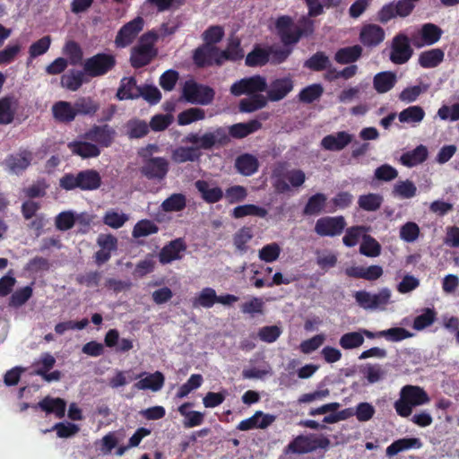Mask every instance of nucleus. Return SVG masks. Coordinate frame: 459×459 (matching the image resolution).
<instances>
[{
  "mask_svg": "<svg viewBox=\"0 0 459 459\" xmlns=\"http://www.w3.org/2000/svg\"><path fill=\"white\" fill-rule=\"evenodd\" d=\"M429 401L423 388L407 385L401 389L400 397L395 401L394 407L399 416L406 418L411 414L414 407L427 404Z\"/></svg>",
  "mask_w": 459,
  "mask_h": 459,
  "instance_id": "1",
  "label": "nucleus"
},
{
  "mask_svg": "<svg viewBox=\"0 0 459 459\" xmlns=\"http://www.w3.org/2000/svg\"><path fill=\"white\" fill-rule=\"evenodd\" d=\"M100 175L94 169L82 170L77 174H65L60 178V186L65 190L74 188L95 190L100 186Z\"/></svg>",
  "mask_w": 459,
  "mask_h": 459,
  "instance_id": "2",
  "label": "nucleus"
},
{
  "mask_svg": "<svg viewBox=\"0 0 459 459\" xmlns=\"http://www.w3.org/2000/svg\"><path fill=\"white\" fill-rule=\"evenodd\" d=\"M353 297L358 306L364 310L384 311L387 305L391 303L392 291L387 287L382 288L377 293L358 290L354 292Z\"/></svg>",
  "mask_w": 459,
  "mask_h": 459,
  "instance_id": "3",
  "label": "nucleus"
},
{
  "mask_svg": "<svg viewBox=\"0 0 459 459\" xmlns=\"http://www.w3.org/2000/svg\"><path fill=\"white\" fill-rule=\"evenodd\" d=\"M228 140V132L223 127H218L213 131L206 132L203 135L191 133L185 137V142L194 144L195 147L198 148V151L201 149L210 150L217 144L222 145Z\"/></svg>",
  "mask_w": 459,
  "mask_h": 459,
  "instance_id": "4",
  "label": "nucleus"
},
{
  "mask_svg": "<svg viewBox=\"0 0 459 459\" xmlns=\"http://www.w3.org/2000/svg\"><path fill=\"white\" fill-rule=\"evenodd\" d=\"M156 35L146 33L141 37L138 46L134 48L131 54V63L134 67H142L147 65L155 56L153 48Z\"/></svg>",
  "mask_w": 459,
  "mask_h": 459,
  "instance_id": "5",
  "label": "nucleus"
},
{
  "mask_svg": "<svg viewBox=\"0 0 459 459\" xmlns=\"http://www.w3.org/2000/svg\"><path fill=\"white\" fill-rule=\"evenodd\" d=\"M183 98L189 103L207 105L214 97L212 89L196 83L193 80L186 81L182 89Z\"/></svg>",
  "mask_w": 459,
  "mask_h": 459,
  "instance_id": "6",
  "label": "nucleus"
},
{
  "mask_svg": "<svg viewBox=\"0 0 459 459\" xmlns=\"http://www.w3.org/2000/svg\"><path fill=\"white\" fill-rule=\"evenodd\" d=\"M116 64L115 56L111 54L100 53L88 58L84 63V72L97 77L107 74Z\"/></svg>",
  "mask_w": 459,
  "mask_h": 459,
  "instance_id": "7",
  "label": "nucleus"
},
{
  "mask_svg": "<svg viewBox=\"0 0 459 459\" xmlns=\"http://www.w3.org/2000/svg\"><path fill=\"white\" fill-rule=\"evenodd\" d=\"M346 226L342 216L323 217L316 221L315 231L321 237H334L340 235Z\"/></svg>",
  "mask_w": 459,
  "mask_h": 459,
  "instance_id": "8",
  "label": "nucleus"
},
{
  "mask_svg": "<svg viewBox=\"0 0 459 459\" xmlns=\"http://www.w3.org/2000/svg\"><path fill=\"white\" fill-rule=\"evenodd\" d=\"M266 89L265 79L256 75L241 79L230 87V92L235 96L242 94L254 95L256 92L264 91Z\"/></svg>",
  "mask_w": 459,
  "mask_h": 459,
  "instance_id": "9",
  "label": "nucleus"
},
{
  "mask_svg": "<svg viewBox=\"0 0 459 459\" xmlns=\"http://www.w3.org/2000/svg\"><path fill=\"white\" fill-rule=\"evenodd\" d=\"M169 171V162L165 158L154 157L144 160L141 172L149 179L161 181Z\"/></svg>",
  "mask_w": 459,
  "mask_h": 459,
  "instance_id": "10",
  "label": "nucleus"
},
{
  "mask_svg": "<svg viewBox=\"0 0 459 459\" xmlns=\"http://www.w3.org/2000/svg\"><path fill=\"white\" fill-rule=\"evenodd\" d=\"M412 55L408 38L403 34L395 36L392 43L390 60L396 65L406 63Z\"/></svg>",
  "mask_w": 459,
  "mask_h": 459,
  "instance_id": "11",
  "label": "nucleus"
},
{
  "mask_svg": "<svg viewBox=\"0 0 459 459\" xmlns=\"http://www.w3.org/2000/svg\"><path fill=\"white\" fill-rule=\"evenodd\" d=\"M294 87L293 80L290 76H282L274 78L267 88V96L271 101H279L284 99Z\"/></svg>",
  "mask_w": 459,
  "mask_h": 459,
  "instance_id": "12",
  "label": "nucleus"
},
{
  "mask_svg": "<svg viewBox=\"0 0 459 459\" xmlns=\"http://www.w3.org/2000/svg\"><path fill=\"white\" fill-rule=\"evenodd\" d=\"M143 20L136 17L125 24L118 31L115 43L118 48H125L132 43L137 34L143 30Z\"/></svg>",
  "mask_w": 459,
  "mask_h": 459,
  "instance_id": "13",
  "label": "nucleus"
},
{
  "mask_svg": "<svg viewBox=\"0 0 459 459\" xmlns=\"http://www.w3.org/2000/svg\"><path fill=\"white\" fill-rule=\"evenodd\" d=\"M276 28L285 46L297 43L302 34L300 29L288 16L280 17L276 22Z\"/></svg>",
  "mask_w": 459,
  "mask_h": 459,
  "instance_id": "14",
  "label": "nucleus"
},
{
  "mask_svg": "<svg viewBox=\"0 0 459 459\" xmlns=\"http://www.w3.org/2000/svg\"><path fill=\"white\" fill-rule=\"evenodd\" d=\"M186 246L182 238H176L164 246L159 254L160 262L163 264H170L182 257Z\"/></svg>",
  "mask_w": 459,
  "mask_h": 459,
  "instance_id": "15",
  "label": "nucleus"
},
{
  "mask_svg": "<svg viewBox=\"0 0 459 459\" xmlns=\"http://www.w3.org/2000/svg\"><path fill=\"white\" fill-rule=\"evenodd\" d=\"M353 139L352 134L341 131L325 136L321 141V146L330 152H339L348 146Z\"/></svg>",
  "mask_w": 459,
  "mask_h": 459,
  "instance_id": "16",
  "label": "nucleus"
},
{
  "mask_svg": "<svg viewBox=\"0 0 459 459\" xmlns=\"http://www.w3.org/2000/svg\"><path fill=\"white\" fill-rule=\"evenodd\" d=\"M114 134L115 131L108 125L95 126L84 134V138L101 147H107L112 143Z\"/></svg>",
  "mask_w": 459,
  "mask_h": 459,
  "instance_id": "17",
  "label": "nucleus"
},
{
  "mask_svg": "<svg viewBox=\"0 0 459 459\" xmlns=\"http://www.w3.org/2000/svg\"><path fill=\"white\" fill-rule=\"evenodd\" d=\"M221 51L212 45H204L197 48L194 55V60L198 65H210L215 62L218 65L222 63Z\"/></svg>",
  "mask_w": 459,
  "mask_h": 459,
  "instance_id": "18",
  "label": "nucleus"
},
{
  "mask_svg": "<svg viewBox=\"0 0 459 459\" xmlns=\"http://www.w3.org/2000/svg\"><path fill=\"white\" fill-rule=\"evenodd\" d=\"M33 408H39L47 414H54L56 418L62 419L65 414L66 403L62 398L47 396L37 404H34Z\"/></svg>",
  "mask_w": 459,
  "mask_h": 459,
  "instance_id": "19",
  "label": "nucleus"
},
{
  "mask_svg": "<svg viewBox=\"0 0 459 459\" xmlns=\"http://www.w3.org/2000/svg\"><path fill=\"white\" fill-rule=\"evenodd\" d=\"M360 41L367 47H375L385 39L384 30L376 24H367L362 27L359 34Z\"/></svg>",
  "mask_w": 459,
  "mask_h": 459,
  "instance_id": "20",
  "label": "nucleus"
},
{
  "mask_svg": "<svg viewBox=\"0 0 459 459\" xmlns=\"http://www.w3.org/2000/svg\"><path fill=\"white\" fill-rule=\"evenodd\" d=\"M52 114L61 123H70L76 117L74 104L65 100H59L52 106Z\"/></svg>",
  "mask_w": 459,
  "mask_h": 459,
  "instance_id": "21",
  "label": "nucleus"
},
{
  "mask_svg": "<svg viewBox=\"0 0 459 459\" xmlns=\"http://www.w3.org/2000/svg\"><path fill=\"white\" fill-rule=\"evenodd\" d=\"M195 187L202 195V198L210 204L220 201L223 196V191L221 187L214 186L204 180H197Z\"/></svg>",
  "mask_w": 459,
  "mask_h": 459,
  "instance_id": "22",
  "label": "nucleus"
},
{
  "mask_svg": "<svg viewBox=\"0 0 459 459\" xmlns=\"http://www.w3.org/2000/svg\"><path fill=\"white\" fill-rule=\"evenodd\" d=\"M31 161V153L27 151L9 156L5 160V165L10 172L20 174Z\"/></svg>",
  "mask_w": 459,
  "mask_h": 459,
  "instance_id": "23",
  "label": "nucleus"
},
{
  "mask_svg": "<svg viewBox=\"0 0 459 459\" xmlns=\"http://www.w3.org/2000/svg\"><path fill=\"white\" fill-rule=\"evenodd\" d=\"M314 450L313 436H299L287 446L285 453L307 454Z\"/></svg>",
  "mask_w": 459,
  "mask_h": 459,
  "instance_id": "24",
  "label": "nucleus"
},
{
  "mask_svg": "<svg viewBox=\"0 0 459 459\" xmlns=\"http://www.w3.org/2000/svg\"><path fill=\"white\" fill-rule=\"evenodd\" d=\"M164 376L160 371L148 374L145 377L134 384V387L138 390H152L157 392L160 390L164 385Z\"/></svg>",
  "mask_w": 459,
  "mask_h": 459,
  "instance_id": "25",
  "label": "nucleus"
},
{
  "mask_svg": "<svg viewBox=\"0 0 459 459\" xmlns=\"http://www.w3.org/2000/svg\"><path fill=\"white\" fill-rule=\"evenodd\" d=\"M397 81L396 74L393 72H381L373 79L374 89L380 94L385 93L394 88Z\"/></svg>",
  "mask_w": 459,
  "mask_h": 459,
  "instance_id": "26",
  "label": "nucleus"
},
{
  "mask_svg": "<svg viewBox=\"0 0 459 459\" xmlns=\"http://www.w3.org/2000/svg\"><path fill=\"white\" fill-rule=\"evenodd\" d=\"M428 157V149L426 146L420 144L412 151L407 152L401 156V162L403 165L412 168L426 160Z\"/></svg>",
  "mask_w": 459,
  "mask_h": 459,
  "instance_id": "27",
  "label": "nucleus"
},
{
  "mask_svg": "<svg viewBox=\"0 0 459 459\" xmlns=\"http://www.w3.org/2000/svg\"><path fill=\"white\" fill-rule=\"evenodd\" d=\"M141 88L136 85L134 78H123L117 96L121 100L137 99L141 95Z\"/></svg>",
  "mask_w": 459,
  "mask_h": 459,
  "instance_id": "28",
  "label": "nucleus"
},
{
  "mask_svg": "<svg viewBox=\"0 0 459 459\" xmlns=\"http://www.w3.org/2000/svg\"><path fill=\"white\" fill-rule=\"evenodd\" d=\"M421 42L415 40V45L422 47L425 45H433L437 42L442 35V30L437 25L433 23H426L422 26L420 31Z\"/></svg>",
  "mask_w": 459,
  "mask_h": 459,
  "instance_id": "29",
  "label": "nucleus"
},
{
  "mask_svg": "<svg viewBox=\"0 0 459 459\" xmlns=\"http://www.w3.org/2000/svg\"><path fill=\"white\" fill-rule=\"evenodd\" d=\"M71 152L83 159L94 158L100 154L97 144L89 142H74L68 144Z\"/></svg>",
  "mask_w": 459,
  "mask_h": 459,
  "instance_id": "30",
  "label": "nucleus"
},
{
  "mask_svg": "<svg viewBox=\"0 0 459 459\" xmlns=\"http://www.w3.org/2000/svg\"><path fill=\"white\" fill-rule=\"evenodd\" d=\"M172 160L177 163H184L187 161H195L201 157V152L197 147L180 146L173 150Z\"/></svg>",
  "mask_w": 459,
  "mask_h": 459,
  "instance_id": "31",
  "label": "nucleus"
},
{
  "mask_svg": "<svg viewBox=\"0 0 459 459\" xmlns=\"http://www.w3.org/2000/svg\"><path fill=\"white\" fill-rule=\"evenodd\" d=\"M422 446V443L420 438L411 437V438H401L394 442H393L386 448V455L388 456H394L400 452L411 449V448H420Z\"/></svg>",
  "mask_w": 459,
  "mask_h": 459,
  "instance_id": "32",
  "label": "nucleus"
},
{
  "mask_svg": "<svg viewBox=\"0 0 459 459\" xmlns=\"http://www.w3.org/2000/svg\"><path fill=\"white\" fill-rule=\"evenodd\" d=\"M238 171L244 176H251L258 169V160L251 154H243L236 160Z\"/></svg>",
  "mask_w": 459,
  "mask_h": 459,
  "instance_id": "33",
  "label": "nucleus"
},
{
  "mask_svg": "<svg viewBox=\"0 0 459 459\" xmlns=\"http://www.w3.org/2000/svg\"><path fill=\"white\" fill-rule=\"evenodd\" d=\"M424 117L425 112L420 106H411L401 111L398 115L401 123H407L413 126L420 124Z\"/></svg>",
  "mask_w": 459,
  "mask_h": 459,
  "instance_id": "34",
  "label": "nucleus"
},
{
  "mask_svg": "<svg viewBox=\"0 0 459 459\" xmlns=\"http://www.w3.org/2000/svg\"><path fill=\"white\" fill-rule=\"evenodd\" d=\"M444 52L440 48H433L420 54L419 62L424 68L437 66L444 59Z\"/></svg>",
  "mask_w": 459,
  "mask_h": 459,
  "instance_id": "35",
  "label": "nucleus"
},
{
  "mask_svg": "<svg viewBox=\"0 0 459 459\" xmlns=\"http://www.w3.org/2000/svg\"><path fill=\"white\" fill-rule=\"evenodd\" d=\"M362 53V48L359 45L342 48L335 54V60L339 64H350L357 61Z\"/></svg>",
  "mask_w": 459,
  "mask_h": 459,
  "instance_id": "36",
  "label": "nucleus"
},
{
  "mask_svg": "<svg viewBox=\"0 0 459 459\" xmlns=\"http://www.w3.org/2000/svg\"><path fill=\"white\" fill-rule=\"evenodd\" d=\"M84 73L78 70H71L61 78V85L70 91H77L82 84Z\"/></svg>",
  "mask_w": 459,
  "mask_h": 459,
  "instance_id": "37",
  "label": "nucleus"
},
{
  "mask_svg": "<svg viewBox=\"0 0 459 459\" xmlns=\"http://www.w3.org/2000/svg\"><path fill=\"white\" fill-rule=\"evenodd\" d=\"M186 205V198L183 194H173L161 204L162 211L166 212H180Z\"/></svg>",
  "mask_w": 459,
  "mask_h": 459,
  "instance_id": "38",
  "label": "nucleus"
},
{
  "mask_svg": "<svg viewBox=\"0 0 459 459\" xmlns=\"http://www.w3.org/2000/svg\"><path fill=\"white\" fill-rule=\"evenodd\" d=\"M128 220L126 213L115 209L108 210L103 216V222L112 229L121 228Z\"/></svg>",
  "mask_w": 459,
  "mask_h": 459,
  "instance_id": "39",
  "label": "nucleus"
},
{
  "mask_svg": "<svg viewBox=\"0 0 459 459\" xmlns=\"http://www.w3.org/2000/svg\"><path fill=\"white\" fill-rule=\"evenodd\" d=\"M261 127V123L252 120L247 123H238L230 127V134L236 138H243Z\"/></svg>",
  "mask_w": 459,
  "mask_h": 459,
  "instance_id": "40",
  "label": "nucleus"
},
{
  "mask_svg": "<svg viewBox=\"0 0 459 459\" xmlns=\"http://www.w3.org/2000/svg\"><path fill=\"white\" fill-rule=\"evenodd\" d=\"M15 113V101L12 98L0 99V125L13 122Z\"/></svg>",
  "mask_w": 459,
  "mask_h": 459,
  "instance_id": "41",
  "label": "nucleus"
},
{
  "mask_svg": "<svg viewBox=\"0 0 459 459\" xmlns=\"http://www.w3.org/2000/svg\"><path fill=\"white\" fill-rule=\"evenodd\" d=\"M267 104V100L261 94H254L248 98L241 100L239 109L242 112H253L260 109Z\"/></svg>",
  "mask_w": 459,
  "mask_h": 459,
  "instance_id": "42",
  "label": "nucleus"
},
{
  "mask_svg": "<svg viewBox=\"0 0 459 459\" xmlns=\"http://www.w3.org/2000/svg\"><path fill=\"white\" fill-rule=\"evenodd\" d=\"M217 299V294L215 290L212 288H204L203 289L198 296L193 300L194 307H204L210 308L215 303Z\"/></svg>",
  "mask_w": 459,
  "mask_h": 459,
  "instance_id": "43",
  "label": "nucleus"
},
{
  "mask_svg": "<svg viewBox=\"0 0 459 459\" xmlns=\"http://www.w3.org/2000/svg\"><path fill=\"white\" fill-rule=\"evenodd\" d=\"M76 116H91L99 108V105L90 97L79 98L74 103Z\"/></svg>",
  "mask_w": 459,
  "mask_h": 459,
  "instance_id": "44",
  "label": "nucleus"
},
{
  "mask_svg": "<svg viewBox=\"0 0 459 459\" xmlns=\"http://www.w3.org/2000/svg\"><path fill=\"white\" fill-rule=\"evenodd\" d=\"M393 193L394 196L403 199H411L417 194V187L410 180L398 181L394 184Z\"/></svg>",
  "mask_w": 459,
  "mask_h": 459,
  "instance_id": "45",
  "label": "nucleus"
},
{
  "mask_svg": "<svg viewBox=\"0 0 459 459\" xmlns=\"http://www.w3.org/2000/svg\"><path fill=\"white\" fill-rule=\"evenodd\" d=\"M368 228L365 226H355L346 230L345 235L342 238L343 244L348 247H355L363 236H366Z\"/></svg>",
  "mask_w": 459,
  "mask_h": 459,
  "instance_id": "46",
  "label": "nucleus"
},
{
  "mask_svg": "<svg viewBox=\"0 0 459 459\" xmlns=\"http://www.w3.org/2000/svg\"><path fill=\"white\" fill-rule=\"evenodd\" d=\"M232 215L237 219L249 215L264 218L267 215V211L255 204H245L235 207Z\"/></svg>",
  "mask_w": 459,
  "mask_h": 459,
  "instance_id": "47",
  "label": "nucleus"
},
{
  "mask_svg": "<svg viewBox=\"0 0 459 459\" xmlns=\"http://www.w3.org/2000/svg\"><path fill=\"white\" fill-rule=\"evenodd\" d=\"M363 374L368 383L375 384L385 378L387 370L380 364H367L364 368Z\"/></svg>",
  "mask_w": 459,
  "mask_h": 459,
  "instance_id": "48",
  "label": "nucleus"
},
{
  "mask_svg": "<svg viewBox=\"0 0 459 459\" xmlns=\"http://www.w3.org/2000/svg\"><path fill=\"white\" fill-rule=\"evenodd\" d=\"M364 342L362 333L359 331L349 332L342 334L339 340L340 346L344 350H353L360 347Z\"/></svg>",
  "mask_w": 459,
  "mask_h": 459,
  "instance_id": "49",
  "label": "nucleus"
},
{
  "mask_svg": "<svg viewBox=\"0 0 459 459\" xmlns=\"http://www.w3.org/2000/svg\"><path fill=\"white\" fill-rule=\"evenodd\" d=\"M383 197L378 194H368L360 195L358 199L359 208L367 212H375L382 204Z\"/></svg>",
  "mask_w": 459,
  "mask_h": 459,
  "instance_id": "50",
  "label": "nucleus"
},
{
  "mask_svg": "<svg viewBox=\"0 0 459 459\" xmlns=\"http://www.w3.org/2000/svg\"><path fill=\"white\" fill-rule=\"evenodd\" d=\"M205 117V112L199 108H190L182 111L178 116V122L180 126H186L195 121L203 120Z\"/></svg>",
  "mask_w": 459,
  "mask_h": 459,
  "instance_id": "51",
  "label": "nucleus"
},
{
  "mask_svg": "<svg viewBox=\"0 0 459 459\" xmlns=\"http://www.w3.org/2000/svg\"><path fill=\"white\" fill-rule=\"evenodd\" d=\"M420 233L419 225L413 221H408L400 228L399 236L406 243L415 242Z\"/></svg>",
  "mask_w": 459,
  "mask_h": 459,
  "instance_id": "52",
  "label": "nucleus"
},
{
  "mask_svg": "<svg viewBox=\"0 0 459 459\" xmlns=\"http://www.w3.org/2000/svg\"><path fill=\"white\" fill-rule=\"evenodd\" d=\"M326 196L324 194L317 193L309 197L305 208L304 213L307 215H314L319 213L326 202Z\"/></svg>",
  "mask_w": 459,
  "mask_h": 459,
  "instance_id": "53",
  "label": "nucleus"
},
{
  "mask_svg": "<svg viewBox=\"0 0 459 459\" xmlns=\"http://www.w3.org/2000/svg\"><path fill=\"white\" fill-rule=\"evenodd\" d=\"M270 55L267 49L256 48L246 57V64L248 66H261L270 62Z\"/></svg>",
  "mask_w": 459,
  "mask_h": 459,
  "instance_id": "54",
  "label": "nucleus"
},
{
  "mask_svg": "<svg viewBox=\"0 0 459 459\" xmlns=\"http://www.w3.org/2000/svg\"><path fill=\"white\" fill-rule=\"evenodd\" d=\"M381 247L378 242L372 237L363 236V240L359 247V252L368 257H376L380 255Z\"/></svg>",
  "mask_w": 459,
  "mask_h": 459,
  "instance_id": "55",
  "label": "nucleus"
},
{
  "mask_svg": "<svg viewBox=\"0 0 459 459\" xmlns=\"http://www.w3.org/2000/svg\"><path fill=\"white\" fill-rule=\"evenodd\" d=\"M157 225L149 221V220H142L138 221L133 230V237L135 238L147 237L149 235L154 234L158 232Z\"/></svg>",
  "mask_w": 459,
  "mask_h": 459,
  "instance_id": "56",
  "label": "nucleus"
},
{
  "mask_svg": "<svg viewBox=\"0 0 459 459\" xmlns=\"http://www.w3.org/2000/svg\"><path fill=\"white\" fill-rule=\"evenodd\" d=\"M305 2L308 8V14L317 16L323 13L324 7L335 6L341 0H305Z\"/></svg>",
  "mask_w": 459,
  "mask_h": 459,
  "instance_id": "57",
  "label": "nucleus"
},
{
  "mask_svg": "<svg viewBox=\"0 0 459 459\" xmlns=\"http://www.w3.org/2000/svg\"><path fill=\"white\" fill-rule=\"evenodd\" d=\"M281 254V247L277 243L267 244L258 252L260 260L265 263H273L276 261Z\"/></svg>",
  "mask_w": 459,
  "mask_h": 459,
  "instance_id": "58",
  "label": "nucleus"
},
{
  "mask_svg": "<svg viewBox=\"0 0 459 459\" xmlns=\"http://www.w3.org/2000/svg\"><path fill=\"white\" fill-rule=\"evenodd\" d=\"M436 319V312L432 308L424 309L423 313L417 316L413 321V328L421 331L431 325Z\"/></svg>",
  "mask_w": 459,
  "mask_h": 459,
  "instance_id": "59",
  "label": "nucleus"
},
{
  "mask_svg": "<svg viewBox=\"0 0 459 459\" xmlns=\"http://www.w3.org/2000/svg\"><path fill=\"white\" fill-rule=\"evenodd\" d=\"M379 334L389 342H401L413 336L411 333L402 327H393L382 330L379 331Z\"/></svg>",
  "mask_w": 459,
  "mask_h": 459,
  "instance_id": "60",
  "label": "nucleus"
},
{
  "mask_svg": "<svg viewBox=\"0 0 459 459\" xmlns=\"http://www.w3.org/2000/svg\"><path fill=\"white\" fill-rule=\"evenodd\" d=\"M202 383L203 377L200 374L192 375L187 382L179 387L177 397L182 399L187 396L190 392L200 387Z\"/></svg>",
  "mask_w": 459,
  "mask_h": 459,
  "instance_id": "61",
  "label": "nucleus"
},
{
  "mask_svg": "<svg viewBox=\"0 0 459 459\" xmlns=\"http://www.w3.org/2000/svg\"><path fill=\"white\" fill-rule=\"evenodd\" d=\"M420 280L412 274H405L402 281L397 284L396 290L400 294H408L415 290L420 286Z\"/></svg>",
  "mask_w": 459,
  "mask_h": 459,
  "instance_id": "62",
  "label": "nucleus"
},
{
  "mask_svg": "<svg viewBox=\"0 0 459 459\" xmlns=\"http://www.w3.org/2000/svg\"><path fill=\"white\" fill-rule=\"evenodd\" d=\"M32 288L30 286H25L16 290L10 299V306L19 307L25 304L30 298L32 296Z\"/></svg>",
  "mask_w": 459,
  "mask_h": 459,
  "instance_id": "63",
  "label": "nucleus"
},
{
  "mask_svg": "<svg viewBox=\"0 0 459 459\" xmlns=\"http://www.w3.org/2000/svg\"><path fill=\"white\" fill-rule=\"evenodd\" d=\"M323 87L320 84H312L304 88L299 92V99L305 103H311L319 99L323 93Z\"/></svg>",
  "mask_w": 459,
  "mask_h": 459,
  "instance_id": "64",
  "label": "nucleus"
}]
</instances>
